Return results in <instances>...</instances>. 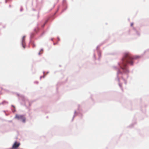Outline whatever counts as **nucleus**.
Instances as JSON below:
<instances>
[{"label":"nucleus","instance_id":"nucleus-10","mask_svg":"<svg viewBox=\"0 0 149 149\" xmlns=\"http://www.w3.org/2000/svg\"><path fill=\"white\" fill-rule=\"evenodd\" d=\"M118 85H119V86H120V87L121 88L122 87V84H121V83H119V84H118Z\"/></svg>","mask_w":149,"mask_h":149},{"label":"nucleus","instance_id":"nucleus-9","mask_svg":"<svg viewBox=\"0 0 149 149\" xmlns=\"http://www.w3.org/2000/svg\"><path fill=\"white\" fill-rule=\"evenodd\" d=\"M8 102L6 100H3V101L1 103L2 104H4L5 103L8 104Z\"/></svg>","mask_w":149,"mask_h":149},{"label":"nucleus","instance_id":"nucleus-7","mask_svg":"<svg viewBox=\"0 0 149 149\" xmlns=\"http://www.w3.org/2000/svg\"><path fill=\"white\" fill-rule=\"evenodd\" d=\"M11 107H13V108H14V110H13V109H11V110H12V111L13 112H15L16 111V110H15V106L14 105H11Z\"/></svg>","mask_w":149,"mask_h":149},{"label":"nucleus","instance_id":"nucleus-6","mask_svg":"<svg viewBox=\"0 0 149 149\" xmlns=\"http://www.w3.org/2000/svg\"><path fill=\"white\" fill-rule=\"evenodd\" d=\"M77 114H78V113L76 111V110H75L74 111V115L73 116V117L72 118V121L74 119V117H75V116H77Z\"/></svg>","mask_w":149,"mask_h":149},{"label":"nucleus","instance_id":"nucleus-13","mask_svg":"<svg viewBox=\"0 0 149 149\" xmlns=\"http://www.w3.org/2000/svg\"><path fill=\"white\" fill-rule=\"evenodd\" d=\"M34 83L36 84H38V81H36L34 82Z\"/></svg>","mask_w":149,"mask_h":149},{"label":"nucleus","instance_id":"nucleus-3","mask_svg":"<svg viewBox=\"0 0 149 149\" xmlns=\"http://www.w3.org/2000/svg\"><path fill=\"white\" fill-rule=\"evenodd\" d=\"M15 118L18 120H20L23 123H25L26 122V118L24 115L16 114Z\"/></svg>","mask_w":149,"mask_h":149},{"label":"nucleus","instance_id":"nucleus-14","mask_svg":"<svg viewBox=\"0 0 149 149\" xmlns=\"http://www.w3.org/2000/svg\"><path fill=\"white\" fill-rule=\"evenodd\" d=\"M133 23H131V26H133Z\"/></svg>","mask_w":149,"mask_h":149},{"label":"nucleus","instance_id":"nucleus-16","mask_svg":"<svg viewBox=\"0 0 149 149\" xmlns=\"http://www.w3.org/2000/svg\"><path fill=\"white\" fill-rule=\"evenodd\" d=\"M129 75L128 74H127V78L128 77Z\"/></svg>","mask_w":149,"mask_h":149},{"label":"nucleus","instance_id":"nucleus-2","mask_svg":"<svg viewBox=\"0 0 149 149\" xmlns=\"http://www.w3.org/2000/svg\"><path fill=\"white\" fill-rule=\"evenodd\" d=\"M134 58H133L130 54L125 53L122 58V62L123 64H124V65H126V64L132 65Z\"/></svg>","mask_w":149,"mask_h":149},{"label":"nucleus","instance_id":"nucleus-22","mask_svg":"<svg viewBox=\"0 0 149 149\" xmlns=\"http://www.w3.org/2000/svg\"><path fill=\"white\" fill-rule=\"evenodd\" d=\"M1 89H3V88H1Z\"/></svg>","mask_w":149,"mask_h":149},{"label":"nucleus","instance_id":"nucleus-1","mask_svg":"<svg viewBox=\"0 0 149 149\" xmlns=\"http://www.w3.org/2000/svg\"><path fill=\"white\" fill-rule=\"evenodd\" d=\"M127 66H114L113 68L117 71V77L115 80H117L119 82L120 80L118 77L119 74H122L123 73H127L129 72L128 68Z\"/></svg>","mask_w":149,"mask_h":149},{"label":"nucleus","instance_id":"nucleus-18","mask_svg":"<svg viewBox=\"0 0 149 149\" xmlns=\"http://www.w3.org/2000/svg\"><path fill=\"white\" fill-rule=\"evenodd\" d=\"M12 121V120L9 121V122H11Z\"/></svg>","mask_w":149,"mask_h":149},{"label":"nucleus","instance_id":"nucleus-8","mask_svg":"<svg viewBox=\"0 0 149 149\" xmlns=\"http://www.w3.org/2000/svg\"><path fill=\"white\" fill-rule=\"evenodd\" d=\"M45 72L44 71H43V73L44 74V75H43V76H41L40 77V79L41 80V78H45V76H46V75H45Z\"/></svg>","mask_w":149,"mask_h":149},{"label":"nucleus","instance_id":"nucleus-19","mask_svg":"<svg viewBox=\"0 0 149 149\" xmlns=\"http://www.w3.org/2000/svg\"><path fill=\"white\" fill-rule=\"evenodd\" d=\"M12 109H13V110H14V108H12Z\"/></svg>","mask_w":149,"mask_h":149},{"label":"nucleus","instance_id":"nucleus-12","mask_svg":"<svg viewBox=\"0 0 149 149\" xmlns=\"http://www.w3.org/2000/svg\"><path fill=\"white\" fill-rule=\"evenodd\" d=\"M122 78L123 79V80H124V81H125V84H127V81H126L125 79H124L123 78V77H122Z\"/></svg>","mask_w":149,"mask_h":149},{"label":"nucleus","instance_id":"nucleus-15","mask_svg":"<svg viewBox=\"0 0 149 149\" xmlns=\"http://www.w3.org/2000/svg\"><path fill=\"white\" fill-rule=\"evenodd\" d=\"M49 73V71H47V72L46 74H46H48Z\"/></svg>","mask_w":149,"mask_h":149},{"label":"nucleus","instance_id":"nucleus-20","mask_svg":"<svg viewBox=\"0 0 149 149\" xmlns=\"http://www.w3.org/2000/svg\"><path fill=\"white\" fill-rule=\"evenodd\" d=\"M1 94V91H0V95Z\"/></svg>","mask_w":149,"mask_h":149},{"label":"nucleus","instance_id":"nucleus-23","mask_svg":"<svg viewBox=\"0 0 149 149\" xmlns=\"http://www.w3.org/2000/svg\"><path fill=\"white\" fill-rule=\"evenodd\" d=\"M24 105H25V104L24 103Z\"/></svg>","mask_w":149,"mask_h":149},{"label":"nucleus","instance_id":"nucleus-21","mask_svg":"<svg viewBox=\"0 0 149 149\" xmlns=\"http://www.w3.org/2000/svg\"><path fill=\"white\" fill-rule=\"evenodd\" d=\"M1 104H1V103H0V105H1Z\"/></svg>","mask_w":149,"mask_h":149},{"label":"nucleus","instance_id":"nucleus-11","mask_svg":"<svg viewBox=\"0 0 149 149\" xmlns=\"http://www.w3.org/2000/svg\"><path fill=\"white\" fill-rule=\"evenodd\" d=\"M133 125H134V124H132L131 125H130L129 127H133Z\"/></svg>","mask_w":149,"mask_h":149},{"label":"nucleus","instance_id":"nucleus-4","mask_svg":"<svg viewBox=\"0 0 149 149\" xmlns=\"http://www.w3.org/2000/svg\"><path fill=\"white\" fill-rule=\"evenodd\" d=\"M16 94L18 97H19L18 98L19 100L20 98L21 100L24 103L26 101L28 100V99L24 95H20L18 93H16Z\"/></svg>","mask_w":149,"mask_h":149},{"label":"nucleus","instance_id":"nucleus-17","mask_svg":"<svg viewBox=\"0 0 149 149\" xmlns=\"http://www.w3.org/2000/svg\"><path fill=\"white\" fill-rule=\"evenodd\" d=\"M29 106H31V103H29Z\"/></svg>","mask_w":149,"mask_h":149},{"label":"nucleus","instance_id":"nucleus-5","mask_svg":"<svg viewBox=\"0 0 149 149\" xmlns=\"http://www.w3.org/2000/svg\"><path fill=\"white\" fill-rule=\"evenodd\" d=\"M25 36H23L22 38V45L24 48H25Z\"/></svg>","mask_w":149,"mask_h":149}]
</instances>
